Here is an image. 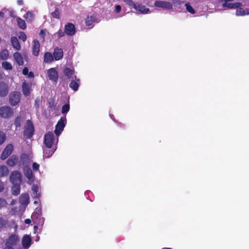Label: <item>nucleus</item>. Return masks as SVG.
<instances>
[{
    "label": "nucleus",
    "instance_id": "nucleus-50",
    "mask_svg": "<svg viewBox=\"0 0 249 249\" xmlns=\"http://www.w3.org/2000/svg\"><path fill=\"white\" fill-rule=\"evenodd\" d=\"M5 224L4 220L0 217V228L2 227Z\"/></svg>",
    "mask_w": 249,
    "mask_h": 249
},
{
    "label": "nucleus",
    "instance_id": "nucleus-35",
    "mask_svg": "<svg viewBox=\"0 0 249 249\" xmlns=\"http://www.w3.org/2000/svg\"><path fill=\"white\" fill-rule=\"evenodd\" d=\"M2 67L6 70H11L12 69L11 64L7 61L3 62L1 63Z\"/></svg>",
    "mask_w": 249,
    "mask_h": 249
},
{
    "label": "nucleus",
    "instance_id": "nucleus-12",
    "mask_svg": "<svg viewBox=\"0 0 249 249\" xmlns=\"http://www.w3.org/2000/svg\"><path fill=\"white\" fill-rule=\"evenodd\" d=\"M13 57L15 61L19 65H23L24 64L23 57L25 58L26 57V54H24L22 55L20 53L18 52H16L14 53Z\"/></svg>",
    "mask_w": 249,
    "mask_h": 249
},
{
    "label": "nucleus",
    "instance_id": "nucleus-62",
    "mask_svg": "<svg viewBox=\"0 0 249 249\" xmlns=\"http://www.w3.org/2000/svg\"><path fill=\"white\" fill-rule=\"evenodd\" d=\"M162 249H172L171 248H163Z\"/></svg>",
    "mask_w": 249,
    "mask_h": 249
},
{
    "label": "nucleus",
    "instance_id": "nucleus-16",
    "mask_svg": "<svg viewBox=\"0 0 249 249\" xmlns=\"http://www.w3.org/2000/svg\"><path fill=\"white\" fill-rule=\"evenodd\" d=\"M32 240L28 235H24L22 239V247L24 249H28L31 245Z\"/></svg>",
    "mask_w": 249,
    "mask_h": 249
},
{
    "label": "nucleus",
    "instance_id": "nucleus-60",
    "mask_svg": "<svg viewBox=\"0 0 249 249\" xmlns=\"http://www.w3.org/2000/svg\"><path fill=\"white\" fill-rule=\"evenodd\" d=\"M34 204H37L39 203V201H37V200H35V201H34Z\"/></svg>",
    "mask_w": 249,
    "mask_h": 249
},
{
    "label": "nucleus",
    "instance_id": "nucleus-51",
    "mask_svg": "<svg viewBox=\"0 0 249 249\" xmlns=\"http://www.w3.org/2000/svg\"><path fill=\"white\" fill-rule=\"evenodd\" d=\"M4 189L3 183L0 180V192H1Z\"/></svg>",
    "mask_w": 249,
    "mask_h": 249
},
{
    "label": "nucleus",
    "instance_id": "nucleus-29",
    "mask_svg": "<svg viewBox=\"0 0 249 249\" xmlns=\"http://www.w3.org/2000/svg\"><path fill=\"white\" fill-rule=\"evenodd\" d=\"M9 172V169L6 166L0 165V177L7 176Z\"/></svg>",
    "mask_w": 249,
    "mask_h": 249
},
{
    "label": "nucleus",
    "instance_id": "nucleus-55",
    "mask_svg": "<svg viewBox=\"0 0 249 249\" xmlns=\"http://www.w3.org/2000/svg\"><path fill=\"white\" fill-rule=\"evenodd\" d=\"M10 16H11V17H15L14 12H13V11L11 12V13H10Z\"/></svg>",
    "mask_w": 249,
    "mask_h": 249
},
{
    "label": "nucleus",
    "instance_id": "nucleus-24",
    "mask_svg": "<svg viewBox=\"0 0 249 249\" xmlns=\"http://www.w3.org/2000/svg\"><path fill=\"white\" fill-rule=\"evenodd\" d=\"M79 86V79H74V80L71 79V81L70 84V87L74 91H76L78 90Z\"/></svg>",
    "mask_w": 249,
    "mask_h": 249
},
{
    "label": "nucleus",
    "instance_id": "nucleus-59",
    "mask_svg": "<svg viewBox=\"0 0 249 249\" xmlns=\"http://www.w3.org/2000/svg\"><path fill=\"white\" fill-rule=\"evenodd\" d=\"M15 203V201L14 200H13L11 201V205H14Z\"/></svg>",
    "mask_w": 249,
    "mask_h": 249
},
{
    "label": "nucleus",
    "instance_id": "nucleus-25",
    "mask_svg": "<svg viewBox=\"0 0 249 249\" xmlns=\"http://www.w3.org/2000/svg\"><path fill=\"white\" fill-rule=\"evenodd\" d=\"M11 41L12 46L17 50H19L21 46L18 41V38L16 37L12 36L11 38Z\"/></svg>",
    "mask_w": 249,
    "mask_h": 249
},
{
    "label": "nucleus",
    "instance_id": "nucleus-32",
    "mask_svg": "<svg viewBox=\"0 0 249 249\" xmlns=\"http://www.w3.org/2000/svg\"><path fill=\"white\" fill-rule=\"evenodd\" d=\"M20 184H14L12 188V193L13 195L17 196L20 193Z\"/></svg>",
    "mask_w": 249,
    "mask_h": 249
},
{
    "label": "nucleus",
    "instance_id": "nucleus-42",
    "mask_svg": "<svg viewBox=\"0 0 249 249\" xmlns=\"http://www.w3.org/2000/svg\"><path fill=\"white\" fill-rule=\"evenodd\" d=\"M125 2L130 5L134 7V5H136L137 4H135L132 0H124Z\"/></svg>",
    "mask_w": 249,
    "mask_h": 249
},
{
    "label": "nucleus",
    "instance_id": "nucleus-17",
    "mask_svg": "<svg viewBox=\"0 0 249 249\" xmlns=\"http://www.w3.org/2000/svg\"><path fill=\"white\" fill-rule=\"evenodd\" d=\"M134 8L143 14H146L149 12V9L148 8H146L145 6L140 4H137L136 5H134Z\"/></svg>",
    "mask_w": 249,
    "mask_h": 249
},
{
    "label": "nucleus",
    "instance_id": "nucleus-5",
    "mask_svg": "<svg viewBox=\"0 0 249 249\" xmlns=\"http://www.w3.org/2000/svg\"><path fill=\"white\" fill-rule=\"evenodd\" d=\"M19 242V238L17 234L11 235L5 242V246L12 247L16 246Z\"/></svg>",
    "mask_w": 249,
    "mask_h": 249
},
{
    "label": "nucleus",
    "instance_id": "nucleus-27",
    "mask_svg": "<svg viewBox=\"0 0 249 249\" xmlns=\"http://www.w3.org/2000/svg\"><path fill=\"white\" fill-rule=\"evenodd\" d=\"M53 55L49 52H47L44 54V62L45 63H51L54 60Z\"/></svg>",
    "mask_w": 249,
    "mask_h": 249
},
{
    "label": "nucleus",
    "instance_id": "nucleus-46",
    "mask_svg": "<svg viewBox=\"0 0 249 249\" xmlns=\"http://www.w3.org/2000/svg\"><path fill=\"white\" fill-rule=\"evenodd\" d=\"M46 30H42L40 31V36H41L42 37H44L45 35H46Z\"/></svg>",
    "mask_w": 249,
    "mask_h": 249
},
{
    "label": "nucleus",
    "instance_id": "nucleus-61",
    "mask_svg": "<svg viewBox=\"0 0 249 249\" xmlns=\"http://www.w3.org/2000/svg\"><path fill=\"white\" fill-rule=\"evenodd\" d=\"M174 5H175V6L177 5V2H174Z\"/></svg>",
    "mask_w": 249,
    "mask_h": 249
},
{
    "label": "nucleus",
    "instance_id": "nucleus-37",
    "mask_svg": "<svg viewBox=\"0 0 249 249\" xmlns=\"http://www.w3.org/2000/svg\"><path fill=\"white\" fill-rule=\"evenodd\" d=\"M186 9L187 10L188 12L191 14H194L195 13V10L193 9V8L192 7L191 5L188 3H186L185 4Z\"/></svg>",
    "mask_w": 249,
    "mask_h": 249
},
{
    "label": "nucleus",
    "instance_id": "nucleus-2",
    "mask_svg": "<svg viewBox=\"0 0 249 249\" xmlns=\"http://www.w3.org/2000/svg\"><path fill=\"white\" fill-rule=\"evenodd\" d=\"M21 94L18 91H13L9 95V103L12 106L17 105L20 101Z\"/></svg>",
    "mask_w": 249,
    "mask_h": 249
},
{
    "label": "nucleus",
    "instance_id": "nucleus-1",
    "mask_svg": "<svg viewBox=\"0 0 249 249\" xmlns=\"http://www.w3.org/2000/svg\"><path fill=\"white\" fill-rule=\"evenodd\" d=\"M58 137L55 139L53 134L49 132L45 135L44 138V142L45 147L48 148L56 147V145L58 142Z\"/></svg>",
    "mask_w": 249,
    "mask_h": 249
},
{
    "label": "nucleus",
    "instance_id": "nucleus-23",
    "mask_svg": "<svg viewBox=\"0 0 249 249\" xmlns=\"http://www.w3.org/2000/svg\"><path fill=\"white\" fill-rule=\"evenodd\" d=\"M18 161L17 156L13 155L11 156L7 160V164L10 166H14L16 165Z\"/></svg>",
    "mask_w": 249,
    "mask_h": 249
},
{
    "label": "nucleus",
    "instance_id": "nucleus-34",
    "mask_svg": "<svg viewBox=\"0 0 249 249\" xmlns=\"http://www.w3.org/2000/svg\"><path fill=\"white\" fill-rule=\"evenodd\" d=\"M34 15L33 13L30 11H28L26 14L23 16L27 20L32 21L34 18Z\"/></svg>",
    "mask_w": 249,
    "mask_h": 249
},
{
    "label": "nucleus",
    "instance_id": "nucleus-57",
    "mask_svg": "<svg viewBox=\"0 0 249 249\" xmlns=\"http://www.w3.org/2000/svg\"><path fill=\"white\" fill-rule=\"evenodd\" d=\"M29 77H32L33 76V73L32 72H30L29 74Z\"/></svg>",
    "mask_w": 249,
    "mask_h": 249
},
{
    "label": "nucleus",
    "instance_id": "nucleus-58",
    "mask_svg": "<svg viewBox=\"0 0 249 249\" xmlns=\"http://www.w3.org/2000/svg\"><path fill=\"white\" fill-rule=\"evenodd\" d=\"M18 3L19 4H22V3H23V2H22V0H18Z\"/></svg>",
    "mask_w": 249,
    "mask_h": 249
},
{
    "label": "nucleus",
    "instance_id": "nucleus-40",
    "mask_svg": "<svg viewBox=\"0 0 249 249\" xmlns=\"http://www.w3.org/2000/svg\"><path fill=\"white\" fill-rule=\"evenodd\" d=\"M18 38L23 41H25L26 40L27 37L24 33L21 32L19 33Z\"/></svg>",
    "mask_w": 249,
    "mask_h": 249
},
{
    "label": "nucleus",
    "instance_id": "nucleus-6",
    "mask_svg": "<svg viewBox=\"0 0 249 249\" xmlns=\"http://www.w3.org/2000/svg\"><path fill=\"white\" fill-rule=\"evenodd\" d=\"M66 124V119L65 118H61L60 120L58 122L55 126V129L54 131L57 137H58L59 135L63 131Z\"/></svg>",
    "mask_w": 249,
    "mask_h": 249
},
{
    "label": "nucleus",
    "instance_id": "nucleus-8",
    "mask_svg": "<svg viewBox=\"0 0 249 249\" xmlns=\"http://www.w3.org/2000/svg\"><path fill=\"white\" fill-rule=\"evenodd\" d=\"M34 132V126L30 120L26 122L25 129L24 131V135L27 138H31Z\"/></svg>",
    "mask_w": 249,
    "mask_h": 249
},
{
    "label": "nucleus",
    "instance_id": "nucleus-15",
    "mask_svg": "<svg viewBox=\"0 0 249 249\" xmlns=\"http://www.w3.org/2000/svg\"><path fill=\"white\" fill-rule=\"evenodd\" d=\"M64 75L69 79H76V75L74 71L70 68H66L63 71Z\"/></svg>",
    "mask_w": 249,
    "mask_h": 249
},
{
    "label": "nucleus",
    "instance_id": "nucleus-45",
    "mask_svg": "<svg viewBox=\"0 0 249 249\" xmlns=\"http://www.w3.org/2000/svg\"><path fill=\"white\" fill-rule=\"evenodd\" d=\"M26 158V156L25 155H23L21 156V160H20V161H19V165L21 166V162H23L24 161V160Z\"/></svg>",
    "mask_w": 249,
    "mask_h": 249
},
{
    "label": "nucleus",
    "instance_id": "nucleus-9",
    "mask_svg": "<svg viewBox=\"0 0 249 249\" xmlns=\"http://www.w3.org/2000/svg\"><path fill=\"white\" fill-rule=\"evenodd\" d=\"M47 75L49 79L53 82H56L58 80V72L54 68H51L47 71Z\"/></svg>",
    "mask_w": 249,
    "mask_h": 249
},
{
    "label": "nucleus",
    "instance_id": "nucleus-22",
    "mask_svg": "<svg viewBox=\"0 0 249 249\" xmlns=\"http://www.w3.org/2000/svg\"><path fill=\"white\" fill-rule=\"evenodd\" d=\"M65 32L70 36H72L75 34V27L73 24L69 23L65 26Z\"/></svg>",
    "mask_w": 249,
    "mask_h": 249
},
{
    "label": "nucleus",
    "instance_id": "nucleus-47",
    "mask_svg": "<svg viewBox=\"0 0 249 249\" xmlns=\"http://www.w3.org/2000/svg\"><path fill=\"white\" fill-rule=\"evenodd\" d=\"M63 36H64V33L61 30H60L58 32L57 36L59 38Z\"/></svg>",
    "mask_w": 249,
    "mask_h": 249
},
{
    "label": "nucleus",
    "instance_id": "nucleus-43",
    "mask_svg": "<svg viewBox=\"0 0 249 249\" xmlns=\"http://www.w3.org/2000/svg\"><path fill=\"white\" fill-rule=\"evenodd\" d=\"M39 167V165L38 163L36 162L33 163V169L34 171H36L38 170Z\"/></svg>",
    "mask_w": 249,
    "mask_h": 249
},
{
    "label": "nucleus",
    "instance_id": "nucleus-36",
    "mask_svg": "<svg viewBox=\"0 0 249 249\" xmlns=\"http://www.w3.org/2000/svg\"><path fill=\"white\" fill-rule=\"evenodd\" d=\"M95 21V18L93 16L88 17L86 20V24L87 26L91 25Z\"/></svg>",
    "mask_w": 249,
    "mask_h": 249
},
{
    "label": "nucleus",
    "instance_id": "nucleus-30",
    "mask_svg": "<svg viewBox=\"0 0 249 249\" xmlns=\"http://www.w3.org/2000/svg\"><path fill=\"white\" fill-rule=\"evenodd\" d=\"M33 191L32 196L34 198H38L40 196V193L38 192V187L36 185H34L32 187Z\"/></svg>",
    "mask_w": 249,
    "mask_h": 249
},
{
    "label": "nucleus",
    "instance_id": "nucleus-21",
    "mask_svg": "<svg viewBox=\"0 0 249 249\" xmlns=\"http://www.w3.org/2000/svg\"><path fill=\"white\" fill-rule=\"evenodd\" d=\"M8 92L7 85L4 82H0V96H5Z\"/></svg>",
    "mask_w": 249,
    "mask_h": 249
},
{
    "label": "nucleus",
    "instance_id": "nucleus-56",
    "mask_svg": "<svg viewBox=\"0 0 249 249\" xmlns=\"http://www.w3.org/2000/svg\"><path fill=\"white\" fill-rule=\"evenodd\" d=\"M3 16H4L3 13L0 11V17H3Z\"/></svg>",
    "mask_w": 249,
    "mask_h": 249
},
{
    "label": "nucleus",
    "instance_id": "nucleus-31",
    "mask_svg": "<svg viewBox=\"0 0 249 249\" xmlns=\"http://www.w3.org/2000/svg\"><path fill=\"white\" fill-rule=\"evenodd\" d=\"M17 22L18 26L21 29L24 30L26 28V24L25 21L22 18L17 17Z\"/></svg>",
    "mask_w": 249,
    "mask_h": 249
},
{
    "label": "nucleus",
    "instance_id": "nucleus-18",
    "mask_svg": "<svg viewBox=\"0 0 249 249\" xmlns=\"http://www.w3.org/2000/svg\"><path fill=\"white\" fill-rule=\"evenodd\" d=\"M63 52L61 49L55 48L53 53V56L55 60H59L62 58Z\"/></svg>",
    "mask_w": 249,
    "mask_h": 249
},
{
    "label": "nucleus",
    "instance_id": "nucleus-3",
    "mask_svg": "<svg viewBox=\"0 0 249 249\" xmlns=\"http://www.w3.org/2000/svg\"><path fill=\"white\" fill-rule=\"evenodd\" d=\"M14 114L13 109L9 106H5L0 107V116L3 118H9Z\"/></svg>",
    "mask_w": 249,
    "mask_h": 249
},
{
    "label": "nucleus",
    "instance_id": "nucleus-33",
    "mask_svg": "<svg viewBox=\"0 0 249 249\" xmlns=\"http://www.w3.org/2000/svg\"><path fill=\"white\" fill-rule=\"evenodd\" d=\"M9 56V53L7 50H3L0 53V58L2 60H6Z\"/></svg>",
    "mask_w": 249,
    "mask_h": 249
},
{
    "label": "nucleus",
    "instance_id": "nucleus-38",
    "mask_svg": "<svg viewBox=\"0 0 249 249\" xmlns=\"http://www.w3.org/2000/svg\"><path fill=\"white\" fill-rule=\"evenodd\" d=\"M6 135L4 132L0 131V145L2 144L5 141Z\"/></svg>",
    "mask_w": 249,
    "mask_h": 249
},
{
    "label": "nucleus",
    "instance_id": "nucleus-54",
    "mask_svg": "<svg viewBox=\"0 0 249 249\" xmlns=\"http://www.w3.org/2000/svg\"><path fill=\"white\" fill-rule=\"evenodd\" d=\"M4 249H14V248L12 247L5 246Z\"/></svg>",
    "mask_w": 249,
    "mask_h": 249
},
{
    "label": "nucleus",
    "instance_id": "nucleus-53",
    "mask_svg": "<svg viewBox=\"0 0 249 249\" xmlns=\"http://www.w3.org/2000/svg\"><path fill=\"white\" fill-rule=\"evenodd\" d=\"M31 222V220L30 219H26L25 221L26 224H30Z\"/></svg>",
    "mask_w": 249,
    "mask_h": 249
},
{
    "label": "nucleus",
    "instance_id": "nucleus-48",
    "mask_svg": "<svg viewBox=\"0 0 249 249\" xmlns=\"http://www.w3.org/2000/svg\"><path fill=\"white\" fill-rule=\"evenodd\" d=\"M22 73L24 75H27L28 73V69L26 67L24 68L23 70Z\"/></svg>",
    "mask_w": 249,
    "mask_h": 249
},
{
    "label": "nucleus",
    "instance_id": "nucleus-7",
    "mask_svg": "<svg viewBox=\"0 0 249 249\" xmlns=\"http://www.w3.org/2000/svg\"><path fill=\"white\" fill-rule=\"evenodd\" d=\"M10 179L13 184H20L21 181V175L18 171H13L10 175Z\"/></svg>",
    "mask_w": 249,
    "mask_h": 249
},
{
    "label": "nucleus",
    "instance_id": "nucleus-13",
    "mask_svg": "<svg viewBox=\"0 0 249 249\" xmlns=\"http://www.w3.org/2000/svg\"><path fill=\"white\" fill-rule=\"evenodd\" d=\"M155 5L156 7H161L167 9H170L172 8V3L165 1H156L155 2Z\"/></svg>",
    "mask_w": 249,
    "mask_h": 249
},
{
    "label": "nucleus",
    "instance_id": "nucleus-41",
    "mask_svg": "<svg viewBox=\"0 0 249 249\" xmlns=\"http://www.w3.org/2000/svg\"><path fill=\"white\" fill-rule=\"evenodd\" d=\"M21 122V118L20 116H18L15 120V125L17 127L20 125Z\"/></svg>",
    "mask_w": 249,
    "mask_h": 249
},
{
    "label": "nucleus",
    "instance_id": "nucleus-39",
    "mask_svg": "<svg viewBox=\"0 0 249 249\" xmlns=\"http://www.w3.org/2000/svg\"><path fill=\"white\" fill-rule=\"evenodd\" d=\"M70 110V106L68 104H65L62 107V113H66Z\"/></svg>",
    "mask_w": 249,
    "mask_h": 249
},
{
    "label": "nucleus",
    "instance_id": "nucleus-11",
    "mask_svg": "<svg viewBox=\"0 0 249 249\" xmlns=\"http://www.w3.org/2000/svg\"><path fill=\"white\" fill-rule=\"evenodd\" d=\"M23 170L24 175L28 179V182L29 184L33 183L35 180V177L33 175L32 170L30 168L27 167H25Z\"/></svg>",
    "mask_w": 249,
    "mask_h": 249
},
{
    "label": "nucleus",
    "instance_id": "nucleus-49",
    "mask_svg": "<svg viewBox=\"0 0 249 249\" xmlns=\"http://www.w3.org/2000/svg\"><path fill=\"white\" fill-rule=\"evenodd\" d=\"M115 10H116V11L117 12V13H119L120 12L121 10V7L120 5H117L115 7Z\"/></svg>",
    "mask_w": 249,
    "mask_h": 249
},
{
    "label": "nucleus",
    "instance_id": "nucleus-4",
    "mask_svg": "<svg viewBox=\"0 0 249 249\" xmlns=\"http://www.w3.org/2000/svg\"><path fill=\"white\" fill-rule=\"evenodd\" d=\"M32 218L35 223L42 226L44 222V218L41 217L40 209H36V211L33 213Z\"/></svg>",
    "mask_w": 249,
    "mask_h": 249
},
{
    "label": "nucleus",
    "instance_id": "nucleus-52",
    "mask_svg": "<svg viewBox=\"0 0 249 249\" xmlns=\"http://www.w3.org/2000/svg\"><path fill=\"white\" fill-rule=\"evenodd\" d=\"M57 13V11H56L52 13L53 16L54 18H57L58 17Z\"/></svg>",
    "mask_w": 249,
    "mask_h": 249
},
{
    "label": "nucleus",
    "instance_id": "nucleus-28",
    "mask_svg": "<svg viewBox=\"0 0 249 249\" xmlns=\"http://www.w3.org/2000/svg\"><path fill=\"white\" fill-rule=\"evenodd\" d=\"M29 196L28 194H22L19 199L20 203L23 205H27L29 203Z\"/></svg>",
    "mask_w": 249,
    "mask_h": 249
},
{
    "label": "nucleus",
    "instance_id": "nucleus-44",
    "mask_svg": "<svg viewBox=\"0 0 249 249\" xmlns=\"http://www.w3.org/2000/svg\"><path fill=\"white\" fill-rule=\"evenodd\" d=\"M7 202L4 199H0V208L6 205Z\"/></svg>",
    "mask_w": 249,
    "mask_h": 249
},
{
    "label": "nucleus",
    "instance_id": "nucleus-14",
    "mask_svg": "<svg viewBox=\"0 0 249 249\" xmlns=\"http://www.w3.org/2000/svg\"><path fill=\"white\" fill-rule=\"evenodd\" d=\"M32 84L30 83L23 82L22 84V90L23 94L26 96H29L31 91Z\"/></svg>",
    "mask_w": 249,
    "mask_h": 249
},
{
    "label": "nucleus",
    "instance_id": "nucleus-20",
    "mask_svg": "<svg viewBox=\"0 0 249 249\" xmlns=\"http://www.w3.org/2000/svg\"><path fill=\"white\" fill-rule=\"evenodd\" d=\"M56 149V147L48 148L45 147L43 148L44 154L43 156L45 158H50Z\"/></svg>",
    "mask_w": 249,
    "mask_h": 249
},
{
    "label": "nucleus",
    "instance_id": "nucleus-26",
    "mask_svg": "<svg viewBox=\"0 0 249 249\" xmlns=\"http://www.w3.org/2000/svg\"><path fill=\"white\" fill-rule=\"evenodd\" d=\"M249 14V8H239L236 10V15L238 16H243Z\"/></svg>",
    "mask_w": 249,
    "mask_h": 249
},
{
    "label": "nucleus",
    "instance_id": "nucleus-10",
    "mask_svg": "<svg viewBox=\"0 0 249 249\" xmlns=\"http://www.w3.org/2000/svg\"><path fill=\"white\" fill-rule=\"evenodd\" d=\"M13 146L11 144H8L2 151L0 159L2 160H5L12 152Z\"/></svg>",
    "mask_w": 249,
    "mask_h": 249
},
{
    "label": "nucleus",
    "instance_id": "nucleus-19",
    "mask_svg": "<svg viewBox=\"0 0 249 249\" xmlns=\"http://www.w3.org/2000/svg\"><path fill=\"white\" fill-rule=\"evenodd\" d=\"M40 50V44L38 40H34L32 48V52L34 55L37 56L38 55Z\"/></svg>",
    "mask_w": 249,
    "mask_h": 249
}]
</instances>
